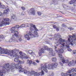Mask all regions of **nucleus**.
Instances as JSON below:
<instances>
[{
  "label": "nucleus",
  "instance_id": "nucleus-55",
  "mask_svg": "<svg viewBox=\"0 0 76 76\" xmlns=\"http://www.w3.org/2000/svg\"><path fill=\"white\" fill-rule=\"evenodd\" d=\"M60 48H63V46H60Z\"/></svg>",
  "mask_w": 76,
  "mask_h": 76
},
{
  "label": "nucleus",
  "instance_id": "nucleus-14",
  "mask_svg": "<svg viewBox=\"0 0 76 76\" xmlns=\"http://www.w3.org/2000/svg\"><path fill=\"white\" fill-rule=\"evenodd\" d=\"M55 51L57 53H58V55L59 57L60 58L61 56H62V54L61 53H60L61 52V50L59 49H58L57 50H55Z\"/></svg>",
  "mask_w": 76,
  "mask_h": 76
},
{
  "label": "nucleus",
  "instance_id": "nucleus-18",
  "mask_svg": "<svg viewBox=\"0 0 76 76\" xmlns=\"http://www.w3.org/2000/svg\"><path fill=\"white\" fill-rule=\"evenodd\" d=\"M27 53H28V54H31V55H35V53L32 51V50H29L27 51Z\"/></svg>",
  "mask_w": 76,
  "mask_h": 76
},
{
  "label": "nucleus",
  "instance_id": "nucleus-41",
  "mask_svg": "<svg viewBox=\"0 0 76 76\" xmlns=\"http://www.w3.org/2000/svg\"><path fill=\"white\" fill-rule=\"evenodd\" d=\"M37 14L39 16H41V12H38Z\"/></svg>",
  "mask_w": 76,
  "mask_h": 76
},
{
  "label": "nucleus",
  "instance_id": "nucleus-3",
  "mask_svg": "<svg viewBox=\"0 0 76 76\" xmlns=\"http://www.w3.org/2000/svg\"><path fill=\"white\" fill-rule=\"evenodd\" d=\"M58 66L57 63H56L55 64L52 63L51 64H45L43 66H42V70H44L46 73L48 72V69H54L55 68H57V66Z\"/></svg>",
  "mask_w": 76,
  "mask_h": 76
},
{
  "label": "nucleus",
  "instance_id": "nucleus-51",
  "mask_svg": "<svg viewBox=\"0 0 76 76\" xmlns=\"http://www.w3.org/2000/svg\"><path fill=\"white\" fill-rule=\"evenodd\" d=\"M12 41V39H10L9 40V42H11Z\"/></svg>",
  "mask_w": 76,
  "mask_h": 76
},
{
  "label": "nucleus",
  "instance_id": "nucleus-6",
  "mask_svg": "<svg viewBox=\"0 0 76 76\" xmlns=\"http://www.w3.org/2000/svg\"><path fill=\"white\" fill-rule=\"evenodd\" d=\"M18 53H19L18 50L15 49L11 51L10 56H13L14 57H18Z\"/></svg>",
  "mask_w": 76,
  "mask_h": 76
},
{
  "label": "nucleus",
  "instance_id": "nucleus-45",
  "mask_svg": "<svg viewBox=\"0 0 76 76\" xmlns=\"http://www.w3.org/2000/svg\"><path fill=\"white\" fill-rule=\"evenodd\" d=\"M22 64V62L21 61H19V63H18V64Z\"/></svg>",
  "mask_w": 76,
  "mask_h": 76
},
{
  "label": "nucleus",
  "instance_id": "nucleus-35",
  "mask_svg": "<svg viewBox=\"0 0 76 76\" xmlns=\"http://www.w3.org/2000/svg\"><path fill=\"white\" fill-rule=\"evenodd\" d=\"M15 29L12 28V30H11V33H15Z\"/></svg>",
  "mask_w": 76,
  "mask_h": 76
},
{
  "label": "nucleus",
  "instance_id": "nucleus-38",
  "mask_svg": "<svg viewBox=\"0 0 76 76\" xmlns=\"http://www.w3.org/2000/svg\"><path fill=\"white\" fill-rule=\"evenodd\" d=\"M68 29H70V31H72V30H73V28H72V27H70L68 28Z\"/></svg>",
  "mask_w": 76,
  "mask_h": 76
},
{
  "label": "nucleus",
  "instance_id": "nucleus-37",
  "mask_svg": "<svg viewBox=\"0 0 76 76\" xmlns=\"http://www.w3.org/2000/svg\"><path fill=\"white\" fill-rule=\"evenodd\" d=\"M63 6L64 8H65L66 7H67V6L66 5V4H63Z\"/></svg>",
  "mask_w": 76,
  "mask_h": 76
},
{
  "label": "nucleus",
  "instance_id": "nucleus-46",
  "mask_svg": "<svg viewBox=\"0 0 76 76\" xmlns=\"http://www.w3.org/2000/svg\"><path fill=\"white\" fill-rule=\"evenodd\" d=\"M59 63L60 64V65H61V66H63V63H62V62H59Z\"/></svg>",
  "mask_w": 76,
  "mask_h": 76
},
{
  "label": "nucleus",
  "instance_id": "nucleus-57",
  "mask_svg": "<svg viewBox=\"0 0 76 76\" xmlns=\"http://www.w3.org/2000/svg\"><path fill=\"white\" fill-rule=\"evenodd\" d=\"M69 76H74L73 75H72L70 74L69 75Z\"/></svg>",
  "mask_w": 76,
  "mask_h": 76
},
{
  "label": "nucleus",
  "instance_id": "nucleus-17",
  "mask_svg": "<svg viewBox=\"0 0 76 76\" xmlns=\"http://www.w3.org/2000/svg\"><path fill=\"white\" fill-rule=\"evenodd\" d=\"M24 69L22 68V65H20L19 66V72L20 73V72H23L24 71Z\"/></svg>",
  "mask_w": 76,
  "mask_h": 76
},
{
  "label": "nucleus",
  "instance_id": "nucleus-24",
  "mask_svg": "<svg viewBox=\"0 0 76 76\" xmlns=\"http://www.w3.org/2000/svg\"><path fill=\"white\" fill-rule=\"evenodd\" d=\"M53 28L54 29H56L57 31H59V28H58V27L56 26V25H53Z\"/></svg>",
  "mask_w": 76,
  "mask_h": 76
},
{
  "label": "nucleus",
  "instance_id": "nucleus-1",
  "mask_svg": "<svg viewBox=\"0 0 76 76\" xmlns=\"http://www.w3.org/2000/svg\"><path fill=\"white\" fill-rule=\"evenodd\" d=\"M28 25H29L30 26V30L31 31V32H34V34H32L31 31H30L28 33V35L26 34L24 36V37L25 38H26L27 40H30V38H33L34 37H36V35H38V32L37 31H34V29L35 31H38V30L37 28L35 25H33L31 23H28Z\"/></svg>",
  "mask_w": 76,
  "mask_h": 76
},
{
  "label": "nucleus",
  "instance_id": "nucleus-39",
  "mask_svg": "<svg viewBox=\"0 0 76 76\" xmlns=\"http://www.w3.org/2000/svg\"><path fill=\"white\" fill-rule=\"evenodd\" d=\"M32 64H34V66H37V63L35 62H34L33 63H32Z\"/></svg>",
  "mask_w": 76,
  "mask_h": 76
},
{
  "label": "nucleus",
  "instance_id": "nucleus-29",
  "mask_svg": "<svg viewBox=\"0 0 76 76\" xmlns=\"http://www.w3.org/2000/svg\"><path fill=\"white\" fill-rule=\"evenodd\" d=\"M26 26V25L25 24H22L21 25H20V28H25Z\"/></svg>",
  "mask_w": 76,
  "mask_h": 76
},
{
  "label": "nucleus",
  "instance_id": "nucleus-40",
  "mask_svg": "<svg viewBox=\"0 0 76 76\" xmlns=\"http://www.w3.org/2000/svg\"><path fill=\"white\" fill-rule=\"evenodd\" d=\"M4 37V36H3V35H0V38L1 39H3V38Z\"/></svg>",
  "mask_w": 76,
  "mask_h": 76
},
{
  "label": "nucleus",
  "instance_id": "nucleus-28",
  "mask_svg": "<svg viewBox=\"0 0 76 76\" xmlns=\"http://www.w3.org/2000/svg\"><path fill=\"white\" fill-rule=\"evenodd\" d=\"M14 60L15 62H18L19 61V57H16L14 59Z\"/></svg>",
  "mask_w": 76,
  "mask_h": 76
},
{
  "label": "nucleus",
  "instance_id": "nucleus-31",
  "mask_svg": "<svg viewBox=\"0 0 76 76\" xmlns=\"http://www.w3.org/2000/svg\"><path fill=\"white\" fill-rule=\"evenodd\" d=\"M75 3V0H72L69 2V4H72L73 3Z\"/></svg>",
  "mask_w": 76,
  "mask_h": 76
},
{
  "label": "nucleus",
  "instance_id": "nucleus-52",
  "mask_svg": "<svg viewBox=\"0 0 76 76\" xmlns=\"http://www.w3.org/2000/svg\"><path fill=\"white\" fill-rule=\"evenodd\" d=\"M2 13L1 12H0V16H2Z\"/></svg>",
  "mask_w": 76,
  "mask_h": 76
},
{
  "label": "nucleus",
  "instance_id": "nucleus-43",
  "mask_svg": "<svg viewBox=\"0 0 76 76\" xmlns=\"http://www.w3.org/2000/svg\"><path fill=\"white\" fill-rule=\"evenodd\" d=\"M60 59L61 60H62V61H63V60H64V58L63 57H62L61 56V57H60Z\"/></svg>",
  "mask_w": 76,
  "mask_h": 76
},
{
  "label": "nucleus",
  "instance_id": "nucleus-30",
  "mask_svg": "<svg viewBox=\"0 0 76 76\" xmlns=\"http://www.w3.org/2000/svg\"><path fill=\"white\" fill-rule=\"evenodd\" d=\"M19 64H16L15 65V67L16 69H19Z\"/></svg>",
  "mask_w": 76,
  "mask_h": 76
},
{
  "label": "nucleus",
  "instance_id": "nucleus-12",
  "mask_svg": "<svg viewBox=\"0 0 76 76\" xmlns=\"http://www.w3.org/2000/svg\"><path fill=\"white\" fill-rule=\"evenodd\" d=\"M28 13H31L33 15H35V11L34 10V8H32L30 9V10L28 12Z\"/></svg>",
  "mask_w": 76,
  "mask_h": 76
},
{
  "label": "nucleus",
  "instance_id": "nucleus-54",
  "mask_svg": "<svg viewBox=\"0 0 76 76\" xmlns=\"http://www.w3.org/2000/svg\"><path fill=\"white\" fill-rule=\"evenodd\" d=\"M74 72H76V67L75 68H74Z\"/></svg>",
  "mask_w": 76,
  "mask_h": 76
},
{
  "label": "nucleus",
  "instance_id": "nucleus-25",
  "mask_svg": "<svg viewBox=\"0 0 76 76\" xmlns=\"http://www.w3.org/2000/svg\"><path fill=\"white\" fill-rule=\"evenodd\" d=\"M27 64H31L32 63V61L31 60L29 61V59H28L27 60Z\"/></svg>",
  "mask_w": 76,
  "mask_h": 76
},
{
  "label": "nucleus",
  "instance_id": "nucleus-48",
  "mask_svg": "<svg viewBox=\"0 0 76 76\" xmlns=\"http://www.w3.org/2000/svg\"><path fill=\"white\" fill-rule=\"evenodd\" d=\"M35 61L37 63H39V61H38V60H36Z\"/></svg>",
  "mask_w": 76,
  "mask_h": 76
},
{
  "label": "nucleus",
  "instance_id": "nucleus-10",
  "mask_svg": "<svg viewBox=\"0 0 76 76\" xmlns=\"http://www.w3.org/2000/svg\"><path fill=\"white\" fill-rule=\"evenodd\" d=\"M68 45H69V42H68V41H67V42H64L63 44L62 45L63 47H64V46L65 45L66 47L67 48V50H68V51H72V49L69 48V46Z\"/></svg>",
  "mask_w": 76,
  "mask_h": 76
},
{
  "label": "nucleus",
  "instance_id": "nucleus-50",
  "mask_svg": "<svg viewBox=\"0 0 76 76\" xmlns=\"http://www.w3.org/2000/svg\"><path fill=\"white\" fill-rule=\"evenodd\" d=\"M2 49H0V54H2L1 53V52H2Z\"/></svg>",
  "mask_w": 76,
  "mask_h": 76
},
{
  "label": "nucleus",
  "instance_id": "nucleus-20",
  "mask_svg": "<svg viewBox=\"0 0 76 76\" xmlns=\"http://www.w3.org/2000/svg\"><path fill=\"white\" fill-rule=\"evenodd\" d=\"M72 72H74V68H72L69 69V74H70V73H72Z\"/></svg>",
  "mask_w": 76,
  "mask_h": 76
},
{
  "label": "nucleus",
  "instance_id": "nucleus-64",
  "mask_svg": "<svg viewBox=\"0 0 76 76\" xmlns=\"http://www.w3.org/2000/svg\"><path fill=\"white\" fill-rule=\"evenodd\" d=\"M37 37H39V36H37Z\"/></svg>",
  "mask_w": 76,
  "mask_h": 76
},
{
  "label": "nucleus",
  "instance_id": "nucleus-61",
  "mask_svg": "<svg viewBox=\"0 0 76 76\" xmlns=\"http://www.w3.org/2000/svg\"><path fill=\"white\" fill-rule=\"evenodd\" d=\"M56 46H57V47H58V44L56 45Z\"/></svg>",
  "mask_w": 76,
  "mask_h": 76
},
{
  "label": "nucleus",
  "instance_id": "nucleus-5",
  "mask_svg": "<svg viewBox=\"0 0 76 76\" xmlns=\"http://www.w3.org/2000/svg\"><path fill=\"white\" fill-rule=\"evenodd\" d=\"M55 37H55V38H56V41L57 43L58 44H61V42H62V44H61V45H62L63 44L64 42H67L64 40H63V39H62L61 38L58 39L60 38L61 37V36L59 34L55 35Z\"/></svg>",
  "mask_w": 76,
  "mask_h": 76
},
{
  "label": "nucleus",
  "instance_id": "nucleus-58",
  "mask_svg": "<svg viewBox=\"0 0 76 76\" xmlns=\"http://www.w3.org/2000/svg\"><path fill=\"white\" fill-rule=\"evenodd\" d=\"M54 47L55 48V49H57V47L56 46H54Z\"/></svg>",
  "mask_w": 76,
  "mask_h": 76
},
{
  "label": "nucleus",
  "instance_id": "nucleus-42",
  "mask_svg": "<svg viewBox=\"0 0 76 76\" xmlns=\"http://www.w3.org/2000/svg\"><path fill=\"white\" fill-rule=\"evenodd\" d=\"M73 53L75 54H76V50H74L72 51Z\"/></svg>",
  "mask_w": 76,
  "mask_h": 76
},
{
  "label": "nucleus",
  "instance_id": "nucleus-56",
  "mask_svg": "<svg viewBox=\"0 0 76 76\" xmlns=\"http://www.w3.org/2000/svg\"><path fill=\"white\" fill-rule=\"evenodd\" d=\"M63 26H64V27H66V26L64 25V24H63Z\"/></svg>",
  "mask_w": 76,
  "mask_h": 76
},
{
  "label": "nucleus",
  "instance_id": "nucleus-16",
  "mask_svg": "<svg viewBox=\"0 0 76 76\" xmlns=\"http://www.w3.org/2000/svg\"><path fill=\"white\" fill-rule=\"evenodd\" d=\"M44 53V48L41 49L39 52V56H42V53Z\"/></svg>",
  "mask_w": 76,
  "mask_h": 76
},
{
  "label": "nucleus",
  "instance_id": "nucleus-11",
  "mask_svg": "<svg viewBox=\"0 0 76 76\" xmlns=\"http://www.w3.org/2000/svg\"><path fill=\"white\" fill-rule=\"evenodd\" d=\"M1 52L2 54H4H4L8 55V56H10L11 51L2 49V52Z\"/></svg>",
  "mask_w": 76,
  "mask_h": 76
},
{
  "label": "nucleus",
  "instance_id": "nucleus-53",
  "mask_svg": "<svg viewBox=\"0 0 76 76\" xmlns=\"http://www.w3.org/2000/svg\"><path fill=\"white\" fill-rule=\"evenodd\" d=\"M9 9V8L8 7V6H6L5 7V9Z\"/></svg>",
  "mask_w": 76,
  "mask_h": 76
},
{
  "label": "nucleus",
  "instance_id": "nucleus-33",
  "mask_svg": "<svg viewBox=\"0 0 76 76\" xmlns=\"http://www.w3.org/2000/svg\"><path fill=\"white\" fill-rule=\"evenodd\" d=\"M24 58H26V59H28L29 58V57L28 56H24V57H23Z\"/></svg>",
  "mask_w": 76,
  "mask_h": 76
},
{
  "label": "nucleus",
  "instance_id": "nucleus-60",
  "mask_svg": "<svg viewBox=\"0 0 76 76\" xmlns=\"http://www.w3.org/2000/svg\"><path fill=\"white\" fill-rule=\"evenodd\" d=\"M73 6H76V5L75 4H74Z\"/></svg>",
  "mask_w": 76,
  "mask_h": 76
},
{
  "label": "nucleus",
  "instance_id": "nucleus-4",
  "mask_svg": "<svg viewBox=\"0 0 76 76\" xmlns=\"http://www.w3.org/2000/svg\"><path fill=\"white\" fill-rule=\"evenodd\" d=\"M68 41L71 45H73V44H75L76 42V35L70 36L68 39Z\"/></svg>",
  "mask_w": 76,
  "mask_h": 76
},
{
  "label": "nucleus",
  "instance_id": "nucleus-44",
  "mask_svg": "<svg viewBox=\"0 0 76 76\" xmlns=\"http://www.w3.org/2000/svg\"><path fill=\"white\" fill-rule=\"evenodd\" d=\"M12 19H15V15H13V16H12Z\"/></svg>",
  "mask_w": 76,
  "mask_h": 76
},
{
  "label": "nucleus",
  "instance_id": "nucleus-19",
  "mask_svg": "<svg viewBox=\"0 0 76 76\" xmlns=\"http://www.w3.org/2000/svg\"><path fill=\"white\" fill-rule=\"evenodd\" d=\"M75 63H75V62H74V61H73V60L72 62L70 61L69 62H68V65L70 66H71L72 64H75Z\"/></svg>",
  "mask_w": 76,
  "mask_h": 76
},
{
  "label": "nucleus",
  "instance_id": "nucleus-7",
  "mask_svg": "<svg viewBox=\"0 0 76 76\" xmlns=\"http://www.w3.org/2000/svg\"><path fill=\"white\" fill-rule=\"evenodd\" d=\"M14 34L12 35H13V38H14V36H15V37H16V39L17 41H19V42L21 41L22 40L21 38V36H18V35L19 34V32L17 31H14Z\"/></svg>",
  "mask_w": 76,
  "mask_h": 76
},
{
  "label": "nucleus",
  "instance_id": "nucleus-9",
  "mask_svg": "<svg viewBox=\"0 0 76 76\" xmlns=\"http://www.w3.org/2000/svg\"><path fill=\"white\" fill-rule=\"evenodd\" d=\"M42 68L41 67V69ZM42 69V72H40L39 73L37 72H35L34 74V76H39L41 75V76L44 75V72H45V71L43 70Z\"/></svg>",
  "mask_w": 76,
  "mask_h": 76
},
{
  "label": "nucleus",
  "instance_id": "nucleus-8",
  "mask_svg": "<svg viewBox=\"0 0 76 76\" xmlns=\"http://www.w3.org/2000/svg\"><path fill=\"white\" fill-rule=\"evenodd\" d=\"M9 20V19L8 18H4L2 22L0 23V26H2L3 25H9V22H8Z\"/></svg>",
  "mask_w": 76,
  "mask_h": 76
},
{
  "label": "nucleus",
  "instance_id": "nucleus-13",
  "mask_svg": "<svg viewBox=\"0 0 76 76\" xmlns=\"http://www.w3.org/2000/svg\"><path fill=\"white\" fill-rule=\"evenodd\" d=\"M50 54H51L52 56H55V53H53V49L52 48H49L48 50Z\"/></svg>",
  "mask_w": 76,
  "mask_h": 76
},
{
  "label": "nucleus",
  "instance_id": "nucleus-21",
  "mask_svg": "<svg viewBox=\"0 0 76 76\" xmlns=\"http://www.w3.org/2000/svg\"><path fill=\"white\" fill-rule=\"evenodd\" d=\"M20 28V26H19V25H16L12 27V29H15L16 30V28H17V29H18V28Z\"/></svg>",
  "mask_w": 76,
  "mask_h": 76
},
{
  "label": "nucleus",
  "instance_id": "nucleus-26",
  "mask_svg": "<svg viewBox=\"0 0 76 76\" xmlns=\"http://www.w3.org/2000/svg\"><path fill=\"white\" fill-rule=\"evenodd\" d=\"M52 62H55L57 61V58H53L51 59Z\"/></svg>",
  "mask_w": 76,
  "mask_h": 76
},
{
  "label": "nucleus",
  "instance_id": "nucleus-15",
  "mask_svg": "<svg viewBox=\"0 0 76 76\" xmlns=\"http://www.w3.org/2000/svg\"><path fill=\"white\" fill-rule=\"evenodd\" d=\"M19 54H20V58H23L25 56H26V54L23 53H22V52H19Z\"/></svg>",
  "mask_w": 76,
  "mask_h": 76
},
{
  "label": "nucleus",
  "instance_id": "nucleus-34",
  "mask_svg": "<svg viewBox=\"0 0 76 76\" xmlns=\"http://www.w3.org/2000/svg\"><path fill=\"white\" fill-rule=\"evenodd\" d=\"M35 71H31L30 73V74L31 75H34V74L35 73Z\"/></svg>",
  "mask_w": 76,
  "mask_h": 76
},
{
  "label": "nucleus",
  "instance_id": "nucleus-27",
  "mask_svg": "<svg viewBox=\"0 0 76 76\" xmlns=\"http://www.w3.org/2000/svg\"><path fill=\"white\" fill-rule=\"evenodd\" d=\"M43 48H44L45 50H48L49 48L48 46H43Z\"/></svg>",
  "mask_w": 76,
  "mask_h": 76
},
{
  "label": "nucleus",
  "instance_id": "nucleus-23",
  "mask_svg": "<svg viewBox=\"0 0 76 76\" xmlns=\"http://www.w3.org/2000/svg\"><path fill=\"white\" fill-rule=\"evenodd\" d=\"M8 11H9V9H7V10H4V14H5L6 15H7V14Z\"/></svg>",
  "mask_w": 76,
  "mask_h": 76
},
{
  "label": "nucleus",
  "instance_id": "nucleus-32",
  "mask_svg": "<svg viewBox=\"0 0 76 76\" xmlns=\"http://www.w3.org/2000/svg\"><path fill=\"white\" fill-rule=\"evenodd\" d=\"M0 7L1 9H4L5 8V6L4 5H1L0 6Z\"/></svg>",
  "mask_w": 76,
  "mask_h": 76
},
{
  "label": "nucleus",
  "instance_id": "nucleus-2",
  "mask_svg": "<svg viewBox=\"0 0 76 76\" xmlns=\"http://www.w3.org/2000/svg\"><path fill=\"white\" fill-rule=\"evenodd\" d=\"M15 64L12 63L11 64V65L9 66V64L7 63L4 64L3 67V69L1 70L0 69V76H3V74L6 73V72H9V71L11 69V70H13L15 69Z\"/></svg>",
  "mask_w": 76,
  "mask_h": 76
},
{
  "label": "nucleus",
  "instance_id": "nucleus-63",
  "mask_svg": "<svg viewBox=\"0 0 76 76\" xmlns=\"http://www.w3.org/2000/svg\"><path fill=\"white\" fill-rule=\"evenodd\" d=\"M1 3L0 2V5H1Z\"/></svg>",
  "mask_w": 76,
  "mask_h": 76
},
{
  "label": "nucleus",
  "instance_id": "nucleus-62",
  "mask_svg": "<svg viewBox=\"0 0 76 76\" xmlns=\"http://www.w3.org/2000/svg\"><path fill=\"white\" fill-rule=\"evenodd\" d=\"M61 1H64V0H61Z\"/></svg>",
  "mask_w": 76,
  "mask_h": 76
},
{
  "label": "nucleus",
  "instance_id": "nucleus-59",
  "mask_svg": "<svg viewBox=\"0 0 76 76\" xmlns=\"http://www.w3.org/2000/svg\"><path fill=\"white\" fill-rule=\"evenodd\" d=\"M23 64H24L25 63V61H23L22 62V63Z\"/></svg>",
  "mask_w": 76,
  "mask_h": 76
},
{
  "label": "nucleus",
  "instance_id": "nucleus-49",
  "mask_svg": "<svg viewBox=\"0 0 76 76\" xmlns=\"http://www.w3.org/2000/svg\"><path fill=\"white\" fill-rule=\"evenodd\" d=\"M21 8L22 9V10H25V8L23 7H22Z\"/></svg>",
  "mask_w": 76,
  "mask_h": 76
},
{
  "label": "nucleus",
  "instance_id": "nucleus-47",
  "mask_svg": "<svg viewBox=\"0 0 76 76\" xmlns=\"http://www.w3.org/2000/svg\"><path fill=\"white\" fill-rule=\"evenodd\" d=\"M54 74L53 73H52L51 74H50L49 76H53Z\"/></svg>",
  "mask_w": 76,
  "mask_h": 76
},
{
  "label": "nucleus",
  "instance_id": "nucleus-22",
  "mask_svg": "<svg viewBox=\"0 0 76 76\" xmlns=\"http://www.w3.org/2000/svg\"><path fill=\"white\" fill-rule=\"evenodd\" d=\"M69 61L68 60H63L62 61V62L63 63H65V64H67V63H69Z\"/></svg>",
  "mask_w": 76,
  "mask_h": 76
},
{
  "label": "nucleus",
  "instance_id": "nucleus-36",
  "mask_svg": "<svg viewBox=\"0 0 76 76\" xmlns=\"http://www.w3.org/2000/svg\"><path fill=\"white\" fill-rule=\"evenodd\" d=\"M24 73L25 74H26L27 73H28V71H27V70L26 69L24 70Z\"/></svg>",
  "mask_w": 76,
  "mask_h": 76
}]
</instances>
